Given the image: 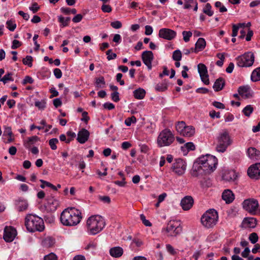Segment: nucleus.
Wrapping results in <instances>:
<instances>
[{
  "label": "nucleus",
  "instance_id": "338daca9",
  "mask_svg": "<svg viewBox=\"0 0 260 260\" xmlns=\"http://www.w3.org/2000/svg\"><path fill=\"white\" fill-rule=\"evenodd\" d=\"M39 8L40 7L38 4L36 3H34L32 4V5L30 7H29V9L30 10L32 11L33 13H36L39 10Z\"/></svg>",
  "mask_w": 260,
  "mask_h": 260
},
{
  "label": "nucleus",
  "instance_id": "9d476101",
  "mask_svg": "<svg viewBox=\"0 0 260 260\" xmlns=\"http://www.w3.org/2000/svg\"><path fill=\"white\" fill-rule=\"evenodd\" d=\"M176 128L178 133L185 137H190L195 134V128L192 126H186L185 123L183 121H179L176 125Z\"/></svg>",
  "mask_w": 260,
  "mask_h": 260
},
{
  "label": "nucleus",
  "instance_id": "aec40b11",
  "mask_svg": "<svg viewBox=\"0 0 260 260\" xmlns=\"http://www.w3.org/2000/svg\"><path fill=\"white\" fill-rule=\"evenodd\" d=\"M193 199L191 196H186L181 201V206L184 210H189L193 204Z\"/></svg>",
  "mask_w": 260,
  "mask_h": 260
},
{
  "label": "nucleus",
  "instance_id": "bf43d9fd",
  "mask_svg": "<svg viewBox=\"0 0 260 260\" xmlns=\"http://www.w3.org/2000/svg\"><path fill=\"white\" fill-rule=\"evenodd\" d=\"M106 54L107 55V59L110 60L111 59H115L117 55L115 53H112V50L110 49L107 51Z\"/></svg>",
  "mask_w": 260,
  "mask_h": 260
},
{
  "label": "nucleus",
  "instance_id": "1a4fd4ad",
  "mask_svg": "<svg viewBox=\"0 0 260 260\" xmlns=\"http://www.w3.org/2000/svg\"><path fill=\"white\" fill-rule=\"evenodd\" d=\"M182 230L180 221L171 220L168 222L166 228L163 229V231L167 234L168 236L175 237L180 234Z\"/></svg>",
  "mask_w": 260,
  "mask_h": 260
},
{
  "label": "nucleus",
  "instance_id": "f704fd0d",
  "mask_svg": "<svg viewBox=\"0 0 260 260\" xmlns=\"http://www.w3.org/2000/svg\"><path fill=\"white\" fill-rule=\"evenodd\" d=\"M105 85V81L104 77L101 76L95 78V86L96 87L104 88Z\"/></svg>",
  "mask_w": 260,
  "mask_h": 260
},
{
  "label": "nucleus",
  "instance_id": "8fccbe9b",
  "mask_svg": "<svg viewBox=\"0 0 260 260\" xmlns=\"http://www.w3.org/2000/svg\"><path fill=\"white\" fill-rule=\"evenodd\" d=\"M28 203L26 201H22L18 205V210L20 212L24 211L28 208Z\"/></svg>",
  "mask_w": 260,
  "mask_h": 260
},
{
  "label": "nucleus",
  "instance_id": "a878e982",
  "mask_svg": "<svg viewBox=\"0 0 260 260\" xmlns=\"http://www.w3.org/2000/svg\"><path fill=\"white\" fill-rule=\"evenodd\" d=\"M110 254L113 257H119L123 253V249L119 246L111 248L109 251Z\"/></svg>",
  "mask_w": 260,
  "mask_h": 260
},
{
  "label": "nucleus",
  "instance_id": "c03bdc74",
  "mask_svg": "<svg viewBox=\"0 0 260 260\" xmlns=\"http://www.w3.org/2000/svg\"><path fill=\"white\" fill-rule=\"evenodd\" d=\"M253 108L251 105H247L243 110L244 114L247 117H249L250 114L252 113Z\"/></svg>",
  "mask_w": 260,
  "mask_h": 260
},
{
  "label": "nucleus",
  "instance_id": "393cba45",
  "mask_svg": "<svg viewBox=\"0 0 260 260\" xmlns=\"http://www.w3.org/2000/svg\"><path fill=\"white\" fill-rule=\"evenodd\" d=\"M47 203L50 210L51 211H55L59 206V202L54 197L47 198Z\"/></svg>",
  "mask_w": 260,
  "mask_h": 260
},
{
  "label": "nucleus",
  "instance_id": "4468645a",
  "mask_svg": "<svg viewBox=\"0 0 260 260\" xmlns=\"http://www.w3.org/2000/svg\"><path fill=\"white\" fill-rule=\"evenodd\" d=\"M198 69L202 82L206 85H208L210 82L207 68L206 66L203 63H199L198 65Z\"/></svg>",
  "mask_w": 260,
  "mask_h": 260
},
{
  "label": "nucleus",
  "instance_id": "5701e85b",
  "mask_svg": "<svg viewBox=\"0 0 260 260\" xmlns=\"http://www.w3.org/2000/svg\"><path fill=\"white\" fill-rule=\"evenodd\" d=\"M222 198L224 201H225L226 203L230 204L234 201L235 196L232 190L230 189H225L222 192Z\"/></svg>",
  "mask_w": 260,
  "mask_h": 260
},
{
  "label": "nucleus",
  "instance_id": "5fc2aeb1",
  "mask_svg": "<svg viewBox=\"0 0 260 260\" xmlns=\"http://www.w3.org/2000/svg\"><path fill=\"white\" fill-rule=\"evenodd\" d=\"M182 149L184 148L186 149L187 150H193L195 149V146L192 142H188L186 143L184 146L181 147Z\"/></svg>",
  "mask_w": 260,
  "mask_h": 260
},
{
  "label": "nucleus",
  "instance_id": "774afa93",
  "mask_svg": "<svg viewBox=\"0 0 260 260\" xmlns=\"http://www.w3.org/2000/svg\"><path fill=\"white\" fill-rule=\"evenodd\" d=\"M33 82H34L33 79L31 77L27 76L23 79V80L22 81V84H26L27 83L31 84L33 83Z\"/></svg>",
  "mask_w": 260,
  "mask_h": 260
},
{
  "label": "nucleus",
  "instance_id": "bb28decb",
  "mask_svg": "<svg viewBox=\"0 0 260 260\" xmlns=\"http://www.w3.org/2000/svg\"><path fill=\"white\" fill-rule=\"evenodd\" d=\"M256 219L253 217L245 218L243 221V224L245 227L254 228L256 225Z\"/></svg>",
  "mask_w": 260,
  "mask_h": 260
},
{
  "label": "nucleus",
  "instance_id": "f03ea898",
  "mask_svg": "<svg viewBox=\"0 0 260 260\" xmlns=\"http://www.w3.org/2000/svg\"><path fill=\"white\" fill-rule=\"evenodd\" d=\"M25 225L30 232H42L45 229L43 219L32 214H28L26 216Z\"/></svg>",
  "mask_w": 260,
  "mask_h": 260
},
{
  "label": "nucleus",
  "instance_id": "0e129e2a",
  "mask_svg": "<svg viewBox=\"0 0 260 260\" xmlns=\"http://www.w3.org/2000/svg\"><path fill=\"white\" fill-rule=\"evenodd\" d=\"M111 98L114 102H118L120 100L119 93L118 92H113L111 93Z\"/></svg>",
  "mask_w": 260,
  "mask_h": 260
},
{
  "label": "nucleus",
  "instance_id": "49530a36",
  "mask_svg": "<svg viewBox=\"0 0 260 260\" xmlns=\"http://www.w3.org/2000/svg\"><path fill=\"white\" fill-rule=\"evenodd\" d=\"M46 101L45 100H43L41 101H36L35 105L38 107L39 109L43 110L46 107Z\"/></svg>",
  "mask_w": 260,
  "mask_h": 260
},
{
  "label": "nucleus",
  "instance_id": "09e8293b",
  "mask_svg": "<svg viewBox=\"0 0 260 260\" xmlns=\"http://www.w3.org/2000/svg\"><path fill=\"white\" fill-rule=\"evenodd\" d=\"M258 237L256 233H252L249 235V240L252 244H255L258 241Z\"/></svg>",
  "mask_w": 260,
  "mask_h": 260
},
{
  "label": "nucleus",
  "instance_id": "72a5a7b5",
  "mask_svg": "<svg viewBox=\"0 0 260 260\" xmlns=\"http://www.w3.org/2000/svg\"><path fill=\"white\" fill-rule=\"evenodd\" d=\"M38 140L39 138L36 136L29 137L28 138V140L24 143V146L25 147L29 148L32 144H34Z\"/></svg>",
  "mask_w": 260,
  "mask_h": 260
},
{
  "label": "nucleus",
  "instance_id": "58836bf2",
  "mask_svg": "<svg viewBox=\"0 0 260 260\" xmlns=\"http://www.w3.org/2000/svg\"><path fill=\"white\" fill-rule=\"evenodd\" d=\"M70 21V17H59L58 22L60 23V26L65 27L67 26Z\"/></svg>",
  "mask_w": 260,
  "mask_h": 260
},
{
  "label": "nucleus",
  "instance_id": "a18cd8bd",
  "mask_svg": "<svg viewBox=\"0 0 260 260\" xmlns=\"http://www.w3.org/2000/svg\"><path fill=\"white\" fill-rule=\"evenodd\" d=\"M59 142L57 138H53L49 141V144L52 150H56L57 149L56 144Z\"/></svg>",
  "mask_w": 260,
  "mask_h": 260
},
{
  "label": "nucleus",
  "instance_id": "473e14b6",
  "mask_svg": "<svg viewBox=\"0 0 260 260\" xmlns=\"http://www.w3.org/2000/svg\"><path fill=\"white\" fill-rule=\"evenodd\" d=\"M251 79L254 82L260 80V68L253 71L251 75Z\"/></svg>",
  "mask_w": 260,
  "mask_h": 260
},
{
  "label": "nucleus",
  "instance_id": "4be33fe9",
  "mask_svg": "<svg viewBox=\"0 0 260 260\" xmlns=\"http://www.w3.org/2000/svg\"><path fill=\"white\" fill-rule=\"evenodd\" d=\"M248 157L252 160H257L260 159V151L254 147H249L247 151Z\"/></svg>",
  "mask_w": 260,
  "mask_h": 260
},
{
  "label": "nucleus",
  "instance_id": "603ef678",
  "mask_svg": "<svg viewBox=\"0 0 260 260\" xmlns=\"http://www.w3.org/2000/svg\"><path fill=\"white\" fill-rule=\"evenodd\" d=\"M12 74L11 73H8L5 75L0 81H3L4 83H6L8 81H13V79L12 78Z\"/></svg>",
  "mask_w": 260,
  "mask_h": 260
},
{
  "label": "nucleus",
  "instance_id": "c9c22d12",
  "mask_svg": "<svg viewBox=\"0 0 260 260\" xmlns=\"http://www.w3.org/2000/svg\"><path fill=\"white\" fill-rule=\"evenodd\" d=\"M203 12L209 16H211L213 14V12L211 10V6L209 3L205 5L203 8Z\"/></svg>",
  "mask_w": 260,
  "mask_h": 260
},
{
  "label": "nucleus",
  "instance_id": "2f4dec72",
  "mask_svg": "<svg viewBox=\"0 0 260 260\" xmlns=\"http://www.w3.org/2000/svg\"><path fill=\"white\" fill-rule=\"evenodd\" d=\"M146 94V91L143 88H139L134 91V97L139 100L143 99Z\"/></svg>",
  "mask_w": 260,
  "mask_h": 260
},
{
  "label": "nucleus",
  "instance_id": "9b49d317",
  "mask_svg": "<svg viewBox=\"0 0 260 260\" xmlns=\"http://www.w3.org/2000/svg\"><path fill=\"white\" fill-rule=\"evenodd\" d=\"M243 209L249 213L251 215L256 214L259 204L258 201L254 199H248L245 200L242 203Z\"/></svg>",
  "mask_w": 260,
  "mask_h": 260
},
{
  "label": "nucleus",
  "instance_id": "dca6fc26",
  "mask_svg": "<svg viewBox=\"0 0 260 260\" xmlns=\"http://www.w3.org/2000/svg\"><path fill=\"white\" fill-rule=\"evenodd\" d=\"M209 174L208 173H205V171L203 169L202 165L200 164L199 161H197L194 163L191 171V175L194 177H201L204 175Z\"/></svg>",
  "mask_w": 260,
  "mask_h": 260
},
{
  "label": "nucleus",
  "instance_id": "cd10ccee",
  "mask_svg": "<svg viewBox=\"0 0 260 260\" xmlns=\"http://www.w3.org/2000/svg\"><path fill=\"white\" fill-rule=\"evenodd\" d=\"M184 8L186 9H191L197 11L198 10V3L197 0H185Z\"/></svg>",
  "mask_w": 260,
  "mask_h": 260
},
{
  "label": "nucleus",
  "instance_id": "e2e57ef3",
  "mask_svg": "<svg viewBox=\"0 0 260 260\" xmlns=\"http://www.w3.org/2000/svg\"><path fill=\"white\" fill-rule=\"evenodd\" d=\"M54 75L57 79H59L62 76V72L59 69L56 68L53 71Z\"/></svg>",
  "mask_w": 260,
  "mask_h": 260
},
{
  "label": "nucleus",
  "instance_id": "69168bd1",
  "mask_svg": "<svg viewBox=\"0 0 260 260\" xmlns=\"http://www.w3.org/2000/svg\"><path fill=\"white\" fill-rule=\"evenodd\" d=\"M22 45L21 43L17 40H14L13 41L12 45L11 46L12 49H15Z\"/></svg>",
  "mask_w": 260,
  "mask_h": 260
},
{
  "label": "nucleus",
  "instance_id": "13d9d810",
  "mask_svg": "<svg viewBox=\"0 0 260 260\" xmlns=\"http://www.w3.org/2000/svg\"><path fill=\"white\" fill-rule=\"evenodd\" d=\"M140 219L142 221L143 223L145 226H151L152 224H151V222L149 220H148L146 219L145 216L144 214H142L140 215Z\"/></svg>",
  "mask_w": 260,
  "mask_h": 260
},
{
  "label": "nucleus",
  "instance_id": "f257e3e1",
  "mask_svg": "<svg viewBox=\"0 0 260 260\" xmlns=\"http://www.w3.org/2000/svg\"><path fill=\"white\" fill-rule=\"evenodd\" d=\"M82 218V213L80 210L75 208H68L62 212L60 220L63 225L73 226L78 224Z\"/></svg>",
  "mask_w": 260,
  "mask_h": 260
},
{
  "label": "nucleus",
  "instance_id": "6e6d98bb",
  "mask_svg": "<svg viewBox=\"0 0 260 260\" xmlns=\"http://www.w3.org/2000/svg\"><path fill=\"white\" fill-rule=\"evenodd\" d=\"M136 121V118L134 116H133L131 117L127 118L125 120V124L127 126H130L132 123H135Z\"/></svg>",
  "mask_w": 260,
  "mask_h": 260
},
{
  "label": "nucleus",
  "instance_id": "6e6552de",
  "mask_svg": "<svg viewBox=\"0 0 260 260\" xmlns=\"http://www.w3.org/2000/svg\"><path fill=\"white\" fill-rule=\"evenodd\" d=\"M237 64L239 67H249L252 66L254 61L253 53L248 52L238 56L236 58Z\"/></svg>",
  "mask_w": 260,
  "mask_h": 260
},
{
  "label": "nucleus",
  "instance_id": "f8f14e48",
  "mask_svg": "<svg viewBox=\"0 0 260 260\" xmlns=\"http://www.w3.org/2000/svg\"><path fill=\"white\" fill-rule=\"evenodd\" d=\"M173 171L178 175H183L186 169V162L182 159H176L172 167Z\"/></svg>",
  "mask_w": 260,
  "mask_h": 260
},
{
  "label": "nucleus",
  "instance_id": "a19ab883",
  "mask_svg": "<svg viewBox=\"0 0 260 260\" xmlns=\"http://www.w3.org/2000/svg\"><path fill=\"white\" fill-rule=\"evenodd\" d=\"M6 24L8 29L11 31H13L16 27V24L15 22L12 19L7 21Z\"/></svg>",
  "mask_w": 260,
  "mask_h": 260
},
{
  "label": "nucleus",
  "instance_id": "ddd939ff",
  "mask_svg": "<svg viewBox=\"0 0 260 260\" xmlns=\"http://www.w3.org/2000/svg\"><path fill=\"white\" fill-rule=\"evenodd\" d=\"M248 176L253 179L260 178V163H256L251 165L247 170Z\"/></svg>",
  "mask_w": 260,
  "mask_h": 260
},
{
  "label": "nucleus",
  "instance_id": "6ab92c4d",
  "mask_svg": "<svg viewBox=\"0 0 260 260\" xmlns=\"http://www.w3.org/2000/svg\"><path fill=\"white\" fill-rule=\"evenodd\" d=\"M239 94L244 99L252 97V91L248 86H240L238 88Z\"/></svg>",
  "mask_w": 260,
  "mask_h": 260
},
{
  "label": "nucleus",
  "instance_id": "c85d7f7f",
  "mask_svg": "<svg viewBox=\"0 0 260 260\" xmlns=\"http://www.w3.org/2000/svg\"><path fill=\"white\" fill-rule=\"evenodd\" d=\"M224 85L225 82L224 79L222 78H219L215 81L213 88L215 91H219L222 89Z\"/></svg>",
  "mask_w": 260,
  "mask_h": 260
},
{
  "label": "nucleus",
  "instance_id": "0eeeda50",
  "mask_svg": "<svg viewBox=\"0 0 260 260\" xmlns=\"http://www.w3.org/2000/svg\"><path fill=\"white\" fill-rule=\"evenodd\" d=\"M175 140L174 135L169 129L162 130L157 138V144L159 147L171 145Z\"/></svg>",
  "mask_w": 260,
  "mask_h": 260
},
{
  "label": "nucleus",
  "instance_id": "39448f33",
  "mask_svg": "<svg viewBox=\"0 0 260 260\" xmlns=\"http://www.w3.org/2000/svg\"><path fill=\"white\" fill-rule=\"evenodd\" d=\"M218 220V214L214 209L207 211L201 218V223L204 226L209 229L214 226Z\"/></svg>",
  "mask_w": 260,
  "mask_h": 260
},
{
  "label": "nucleus",
  "instance_id": "a211bd4d",
  "mask_svg": "<svg viewBox=\"0 0 260 260\" xmlns=\"http://www.w3.org/2000/svg\"><path fill=\"white\" fill-rule=\"evenodd\" d=\"M142 59L144 64L149 70L152 68V61L153 59V54L151 51H145L142 54Z\"/></svg>",
  "mask_w": 260,
  "mask_h": 260
},
{
  "label": "nucleus",
  "instance_id": "4d7b16f0",
  "mask_svg": "<svg viewBox=\"0 0 260 260\" xmlns=\"http://www.w3.org/2000/svg\"><path fill=\"white\" fill-rule=\"evenodd\" d=\"M44 260H57V256L53 253H50L44 257Z\"/></svg>",
  "mask_w": 260,
  "mask_h": 260
},
{
  "label": "nucleus",
  "instance_id": "20e7f679",
  "mask_svg": "<svg viewBox=\"0 0 260 260\" xmlns=\"http://www.w3.org/2000/svg\"><path fill=\"white\" fill-rule=\"evenodd\" d=\"M198 160L202 165L205 173L209 174L215 171L218 163L217 159L209 154L199 157Z\"/></svg>",
  "mask_w": 260,
  "mask_h": 260
},
{
  "label": "nucleus",
  "instance_id": "2eb2a0df",
  "mask_svg": "<svg viewBox=\"0 0 260 260\" xmlns=\"http://www.w3.org/2000/svg\"><path fill=\"white\" fill-rule=\"evenodd\" d=\"M17 235V232L15 229L11 226H7L4 230L3 238L7 242L13 241Z\"/></svg>",
  "mask_w": 260,
  "mask_h": 260
},
{
  "label": "nucleus",
  "instance_id": "680f3d73",
  "mask_svg": "<svg viewBox=\"0 0 260 260\" xmlns=\"http://www.w3.org/2000/svg\"><path fill=\"white\" fill-rule=\"evenodd\" d=\"M111 25L112 27L115 28V29H118L121 27L122 24L119 21H116L111 22Z\"/></svg>",
  "mask_w": 260,
  "mask_h": 260
},
{
  "label": "nucleus",
  "instance_id": "423d86ee",
  "mask_svg": "<svg viewBox=\"0 0 260 260\" xmlns=\"http://www.w3.org/2000/svg\"><path fill=\"white\" fill-rule=\"evenodd\" d=\"M232 144V140L226 130L220 133L216 138V150L219 152H224L228 147Z\"/></svg>",
  "mask_w": 260,
  "mask_h": 260
},
{
  "label": "nucleus",
  "instance_id": "3c124183",
  "mask_svg": "<svg viewBox=\"0 0 260 260\" xmlns=\"http://www.w3.org/2000/svg\"><path fill=\"white\" fill-rule=\"evenodd\" d=\"M215 7L219 10L220 12H224L227 11L226 8L220 2H216Z\"/></svg>",
  "mask_w": 260,
  "mask_h": 260
},
{
  "label": "nucleus",
  "instance_id": "de8ad7c7",
  "mask_svg": "<svg viewBox=\"0 0 260 260\" xmlns=\"http://www.w3.org/2000/svg\"><path fill=\"white\" fill-rule=\"evenodd\" d=\"M32 57L31 56H26L25 58H24L22 60V62L24 64L27 65L28 67H31L32 65Z\"/></svg>",
  "mask_w": 260,
  "mask_h": 260
},
{
  "label": "nucleus",
  "instance_id": "b1692460",
  "mask_svg": "<svg viewBox=\"0 0 260 260\" xmlns=\"http://www.w3.org/2000/svg\"><path fill=\"white\" fill-rule=\"evenodd\" d=\"M236 177V173L234 170H226L222 175L223 179L229 182L234 181Z\"/></svg>",
  "mask_w": 260,
  "mask_h": 260
},
{
  "label": "nucleus",
  "instance_id": "4c0bfd02",
  "mask_svg": "<svg viewBox=\"0 0 260 260\" xmlns=\"http://www.w3.org/2000/svg\"><path fill=\"white\" fill-rule=\"evenodd\" d=\"M40 182L42 183L40 185V187L42 188H44L45 186H48V187H49L51 188L54 190H55V191L57 190L56 187L55 186L52 184H51V183H50L49 182H47L46 181L43 180H40Z\"/></svg>",
  "mask_w": 260,
  "mask_h": 260
},
{
  "label": "nucleus",
  "instance_id": "7c9ffc66",
  "mask_svg": "<svg viewBox=\"0 0 260 260\" xmlns=\"http://www.w3.org/2000/svg\"><path fill=\"white\" fill-rule=\"evenodd\" d=\"M168 88V81L164 80L162 82L158 83L155 87V89L159 92H162L166 90Z\"/></svg>",
  "mask_w": 260,
  "mask_h": 260
},
{
  "label": "nucleus",
  "instance_id": "e433bc0d",
  "mask_svg": "<svg viewBox=\"0 0 260 260\" xmlns=\"http://www.w3.org/2000/svg\"><path fill=\"white\" fill-rule=\"evenodd\" d=\"M245 25V23H239L238 25L234 24L233 25L232 37H236L237 35L239 28L240 27H244Z\"/></svg>",
  "mask_w": 260,
  "mask_h": 260
},
{
  "label": "nucleus",
  "instance_id": "ea45409f",
  "mask_svg": "<svg viewBox=\"0 0 260 260\" xmlns=\"http://www.w3.org/2000/svg\"><path fill=\"white\" fill-rule=\"evenodd\" d=\"M61 11L65 15L75 14L76 13V9L67 7H63L61 8Z\"/></svg>",
  "mask_w": 260,
  "mask_h": 260
},
{
  "label": "nucleus",
  "instance_id": "864d4df0",
  "mask_svg": "<svg viewBox=\"0 0 260 260\" xmlns=\"http://www.w3.org/2000/svg\"><path fill=\"white\" fill-rule=\"evenodd\" d=\"M183 40L185 42L189 41L190 38L192 36V32L190 31H183L182 32Z\"/></svg>",
  "mask_w": 260,
  "mask_h": 260
},
{
  "label": "nucleus",
  "instance_id": "052dcab7",
  "mask_svg": "<svg viewBox=\"0 0 260 260\" xmlns=\"http://www.w3.org/2000/svg\"><path fill=\"white\" fill-rule=\"evenodd\" d=\"M166 249L167 251L172 255H175L177 253L176 250L170 244H167L166 245Z\"/></svg>",
  "mask_w": 260,
  "mask_h": 260
},
{
  "label": "nucleus",
  "instance_id": "37998d69",
  "mask_svg": "<svg viewBox=\"0 0 260 260\" xmlns=\"http://www.w3.org/2000/svg\"><path fill=\"white\" fill-rule=\"evenodd\" d=\"M55 243V241L53 239L48 237L46 238L43 242V245L46 247H51Z\"/></svg>",
  "mask_w": 260,
  "mask_h": 260
},
{
  "label": "nucleus",
  "instance_id": "7ed1b4c3",
  "mask_svg": "<svg viewBox=\"0 0 260 260\" xmlns=\"http://www.w3.org/2000/svg\"><path fill=\"white\" fill-rule=\"evenodd\" d=\"M88 232L91 235L100 233L105 227V222L103 218L99 215L90 216L87 220Z\"/></svg>",
  "mask_w": 260,
  "mask_h": 260
},
{
  "label": "nucleus",
  "instance_id": "c756f323",
  "mask_svg": "<svg viewBox=\"0 0 260 260\" xmlns=\"http://www.w3.org/2000/svg\"><path fill=\"white\" fill-rule=\"evenodd\" d=\"M206 43L204 39L200 38L195 45L194 50L200 51L203 50L206 47Z\"/></svg>",
  "mask_w": 260,
  "mask_h": 260
},
{
  "label": "nucleus",
  "instance_id": "f3484780",
  "mask_svg": "<svg viewBox=\"0 0 260 260\" xmlns=\"http://www.w3.org/2000/svg\"><path fill=\"white\" fill-rule=\"evenodd\" d=\"M158 36L164 39L172 40L176 37V32L169 28H161L159 30Z\"/></svg>",
  "mask_w": 260,
  "mask_h": 260
},
{
  "label": "nucleus",
  "instance_id": "412c9836",
  "mask_svg": "<svg viewBox=\"0 0 260 260\" xmlns=\"http://www.w3.org/2000/svg\"><path fill=\"white\" fill-rule=\"evenodd\" d=\"M89 135L87 129L82 128L78 132L77 140L80 143L84 144L88 140Z\"/></svg>",
  "mask_w": 260,
  "mask_h": 260
},
{
  "label": "nucleus",
  "instance_id": "79ce46f5",
  "mask_svg": "<svg viewBox=\"0 0 260 260\" xmlns=\"http://www.w3.org/2000/svg\"><path fill=\"white\" fill-rule=\"evenodd\" d=\"M172 58L173 60L177 61L181 60L182 58V54L179 50H176L173 53Z\"/></svg>",
  "mask_w": 260,
  "mask_h": 260
}]
</instances>
